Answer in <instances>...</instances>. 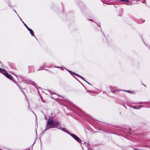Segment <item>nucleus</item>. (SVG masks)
<instances>
[{"label": "nucleus", "instance_id": "nucleus-16", "mask_svg": "<svg viewBox=\"0 0 150 150\" xmlns=\"http://www.w3.org/2000/svg\"><path fill=\"white\" fill-rule=\"evenodd\" d=\"M24 25L25 26L26 28L28 29L29 28L27 26V25H26V24L25 23H24Z\"/></svg>", "mask_w": 150, "mask_h": 150}, {"label": "nucleus", "instance_id": "nucleus-10", "mask_svg": "<svg viewBox=\"0 0 150 150\" xmlns=\"http://www.w3.org/2000/svg\"><path fill=\"white\" fill-rule=\"evenodd\" d=\"M143 104L144 105H149V106L148 105L147 106V107L150 108V106H149L150 105V103H143Z\"/></svg>", "mask_w": 150, "mask_h": 150}, {"label": "nucleus", "instance_id": "nucleus-20", "mask_svg": "<svg viewBox=\"0 0 150 150\" xmlns=\"http://www.w3.org/2000/svg\"><path fill=\"white\" fill-rule=\"evenodd\" d=\"M88 21H93L92 20V19H88Z\"/></svg>", "mask_w": 150, "mask_h": 150}, {"label": "nucleus", "instance_id": "nucleus-19", "mask_svg": "<svg viewBox=\"0 0 150 150\" xmlns=\"http://www.w3.org/2000/svg\"><path fill=\"white\" fill-rule=\"evenodd\" d=\"M16 84L17 85V86H18L19 87V88L20 89H21V88L20 87V86H18L17 84L16 83Z\"/></svg>", "mask_w": 150, "mask_h": 150}, {"label": "nucleus", "instance_id": "nucleus-7", "mask_svg": "<svg viewBox=\"0 0 150 150\" xmlns=\"http://www.w3.org/2000/svg\"><path fill=\"white\" fill-rule=\"evenodd\" d=\"M24 83L27 84L33 85L34 83V82L30 80H27L25 81Z\"/></svg>", "mask_w": 150, "mask_h": 150}, {"label": "nucleus", "instance_id": "nucleus-1", "mask_svg": "<svg viewBox=\"0 0 150 150\" xmlns=\"http://www.w3.org/2000/svg\"><path fill=\"white\" fill-rule=\"evenodd\" d=\"M48 123V125L50 126V127L47 126V124L46 127L45 128V131L48 129H49L51 128L55 127V126H57L59 125V122H57L54 121L52 120H50L48 119L47 120Z\"/></svg>", "mask_w": 150, "mask_h": 150}, {"label": "nucleus", "instance_id": "nucleus-22", "mask_svg": "<svg viewBox=\"0 0 150 150\" xmlns=\"http://www.w3.org/2000/svg\"><path fill=\"white\" fill-rule=\"evenodd\" d=\"M141 103H142V102H141V103H139V104H141Z\"/></svg>", "mask_w": 150, "mask_h": 150}, {"label": "nucleus", "instance_id": "nucleus-18", "mask_svg": "<svg viewBox=\"0 0 150 150\" xmlns=\"http://www.w3.org/2000/svg\"><path fill=\"white\" fill-rule=\"evenodd\" d=\"M56 67V68H60L62 70H63V69H64V68L63 67Z\"/></svg>", "mask_w": 150, "mask_h": 150}, {"label": "nucleus", "instance_id": "nucleus-4", "mask_svg": "<svg viewBox=\"0 0 150 150\" xmlns=\"http://www.w3.org/2000/svg\"><path fill=\"white\" fill-rule=\"evenodd\" d=\"M0 72L5 75L8 78H9V76L6 71L0 68Z\"/></svg>", "mask_w": 150, "mask_h": 150}, {"label": "nucleus", "instance_id": "nucleus-12", "mask_svg": "<svg viewBox=\"0 0 150 150\" xmlns=\"http://www.w3.org/2000/svg\"><path fill=\"white\" fill-rule=\"evenodd\" d=\"M141 20V21H139V23H142L144 22L145 20L143 19H142Z\"/></svg>", "mask_w": 150, "mask_h": 150}, {"label": "nucleus", "instance_id": "nucleus-17", "mask_svg": "<svg viewBox=\"0 0 150 150\" xmlns=\"http://www.w3.org/2000/svg\"><path fill=\"white\" fill-rule=\"evenodd\" d=\"M27 109L28 110L30 111L32 110L29 107H28V108Z\"/></svg>", "mask_w": 150, "mask_h": 150}, {"label": "nucleus", "instance_id": "nucleus-11", "mask_svg": "<svg viewBox=\"0 0 150 150\" xmlns=\"http://www.w3.org/2000/svg\"><path fill=\"white\" fill-rule=\"evenodd\" d=\"M16 13V14H17V15L18 16V17H19V18H20V19L21 20V21L23 23V24H24V23H24V22L22 21V20L21 19V18L19 17V16L17 14V13L16 12V11H14Z\"/></svg>", "mask_w": 150, "mask_h": 150}, {"label": "nucleus", "instance_id": "nucleus-5", "mask_svg": "<svg viewBox=\"0 0 150 150\" xmlns=\"http://www.w3.org/2000/svg\"><path fill=\"white\" fill-rule=\"evenodd\" d=\"M56 128H57L59 129H61V130H62V131L64 132H65L68 134H69V133L70 132H69V131H68L67 130H66V129L64 128V127H55Z\"/></svg>", "mask_w": 150, "mask_h": 150}, {"label": "nucleus", "instance_id": "nucleus-21", "mask_svg": "<svg viewBox=\"0 0 150 150\" xmlns=\"http://www.w3.org/2000/svg\"><path fill=\"white\" fill-rule=\"evenodd\" d=\"M98 26H100V23L99 24H98Z\"/></svg>", "mask_w": 150, "mask_h": 150}, {"label": "nucleus", "instance_id": "nucleus-2", "mask_svg": "<svg viewBox=\"0 0 150 150\" xmlns=\"http://www.w3.org/2000/svg\"><path fill=\"white\" fill-rule=\"evenodd\" d=\"M74 139L79 143H81V140L76 135L74 134H72L70 133L69 134Z\"/></svg>", "mask_w": 150, "mask_h": 150}, {"label": "nucleus", "instance_id": "nucleus-3", "mask_svg": "<svg viewBox=\"0 0 150 150\" xmlns=\"http://www.w3.org/2000/svg\"><path fill=\"white\" fill-rule=\"evenodd\" d=\"M67 70L70 73V74L71 75H72V74H73L74 75H76V76H78V77H79L80 78H81L84 81H85L86 83H88V84H90V83L88 82L87 81H86V80H85L84 79V78H83L82 76L79 75L78 74H77L76 73H75L74 72H71V71H70V70H69L68 69H66V68H64Z\"/></svg>", "mask_w": 150, "mask_h": 150}, {"label": "nucleus", "instance_id": "nucleus-9", "mask_svg": "<svg viewBox=\"0 0 150 150\" xmlns=\"http://www.w3.org/2000/svg\"><path fill=\"white\" fill-rule=\"evenodd\" d=\"M110 89L111 91V92H114V91L116 90V88L115 87H113L112 86H110Z\"/></svg>", "mask_w": 150, "mask_h": 150}, {"label": "nucleus", "instance_id": "nucleus-15", "mask_svg": "<svg viewBox=\"0 0 150 150\" xmlns=\"http://www.w3.org/2000/svg\"><path fill=\"white\" fill-rule=\"evenodd\" d=\"M10 80H12L14 82L13 79V78L12 76L10 75Z\"/></svg>", "mask_w": 150, "mask_h": 150}, {"label": "nucleus", "instance_id": "nucleus-14", "mask_svg": "<svg viewBox=\"0 0 150 150\" xmlns=\"http://www.w3.org/2000/svg\"><path fill=\"white\" fill-rule=\"evenodd\" d=\"M120 1L123 2H125L127 3H128L129 1L128 0H120Z\"/></svg>", "mask_w": 150, "mask_h": 150}, {"label": "nucleus", "instance_id": "nucleus-13", "mask_svg": "<svg viewBox=\"0 0 150 150\" xmlns=\"http://www.w3.org/2000/svg\"><path fill=\"white\" fill-rule=\"evenodd\" d=\"M125 91V92H127L129 93H132V92H133V91H129V90H126V91Z\"/></svg>", "mask_w": 150, "mask_h": 150}, {"label": "nucleus", "instance_id": "nucleus-8", "mask_svg": "<svg viewBox=\"0 0 150 150\" xmlns=\"http://www.w3.org/2000/svg\"><path fill=\"white\" fill-rule=\"evenodd\" d=\"M28 30L29 31H30V33L31 34V35L33 36L35 38L36 37L34 35L33 32V30L30 28L28 29Z\"/></svg>", "mask_w": 150, "mask_h": 150}, {"label": "nucleus", "instance_id": "nucleus-23", "mask_svg": "<svg viewBox=\"0 0 150 150\" xmlns=\"http://www.w3.org/2000/svg\"><path fill=\"white\" fill-rule=\"evenodd\" d=\"M18 77V78H20V77H18H18Z\"/></svg>", "mask_w": 150, "mask_h": 150}, {"label": "nucleus", "instance_id": "nucleus-6", "mask_svg": "<svg viewBox=\"0 0 150 150\" xmlns=\"http://www.w3.org/2000/svg\"><path fill=\"white\" fill-rule=\"evenodd\" d=\"M143 107L142 105H136L135 106H133L132 108L134 109H140L141 108Z\"/></svg>", "mask_w": 150, "mask_h": 150}]
</instances>
